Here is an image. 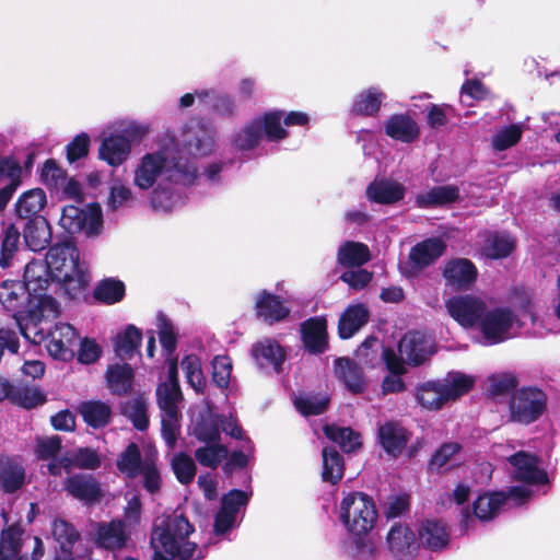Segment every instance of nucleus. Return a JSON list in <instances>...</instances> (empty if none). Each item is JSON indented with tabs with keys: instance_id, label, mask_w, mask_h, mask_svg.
<instances>
[{
	"instance_id": "f257e3e1",
	"label": "nucleus",
	"mask_w": 560,
	"mask_h": 560,
	"mask_svg": "<svg viewBox=\"0 0 560 560\" xmlns=\"http://www.w3.org/2000/svg\"><path fill=\"white\" fill-rule=\"evenodd\" d=\"M194 178V168L185 161L183 139L171 147L145 153L133 171V185L140 190L153 188L151 207L163 212L184 205L183 184Z\"/></svg>"
},
{
	"instance_id": "f03ea898",
	"label": "nucleus",
	"mask_w": 560,
	"mask_h": 560,
	"mask_svg": "<svg viewBox=\"0 0 560 560\" xmlns=\"http://www.w3.org/2000/svg\"><path fill=\"white\" fill-rule=\"evenodd\" d=\"M377 520L375 503L363 492H350L339 505V521L348 536L340 541V551L352 560H371L376 547L370 538Z\"/></svg>"
},
{
	"instance_id": "7ed1b4c3",
	"label": "nucleus",
	"mask_w": 560,
	"mask_h": 560,
	"mask_svg": "<svg viewBox=\"0 0 560 560\" xmlns=\"http://www.w3.org/2000/svg\"><path fill=\"white\" fill-rule=\"evenodd\" d=\"M214 130L208 124L191 120L183 130V150L185 161L192 166L195 178L183 184V190L192 186H205L207 188L215 187L221 184V173L228 163L222 161H213L203 171L199 172L197 163L198 156H206L211 154L215 148Z\"/></svg>"
},
{
	"instance_id": "20e7f679",
	"label": "nucleus",
	"mask_w": 560,
	"mask_h": 560,
	"mask_svg": "<svg viewBox=\"0 0 560 560\" xmlns=\"http://www.w3.org/2000/svg\"><path fill=\"white\" fill-rule=\"evenodd\" d=\"M194 526L179 514L165 517L155 524L151 533L153 560H200L205 556L197 552V545L188 540Z\"/></svg>"
},
{
	"instance_id": "39448f33",
	"label": "nucleus",
	"mask_w": 560,
	"mask_h": 560,
	"mask_svg": "<svg viewBox=\"0 0 560 560\" xmlns=\"http://www.w3.org/2000/svg\"><path fill=\"white\" fill-rule=\"evenodd\" d=\"M45 261L58 283L68 284L72 290H80L88 285V267L85 262L80 261L79 250L74 244L62 242L52 245Z\"/></svg>"
},
{
	"instance_id": "423d86ee",
	"label": "nucleus",
	"mask_w": 560,
	"mask_h": 560,
	"mask_svg": "<svg viewBox=\"0 0 560 560\" xmlns=\"http://www.w3.org/2000/svg\"><path fill=\"white\" fill-rule=\"evenodd\" d=\"M282 110H271L254 118L232 137L235 150L245 152L255 149L262 137L269 141H279L288 136L281 126Z\"/></svg>"
},
{
	"instance_id": "0eeeda50",
	"label": "nucleus",
	"mask_w": 560,
	"mask_h": 560,
	"mask_svg": "<svg viewBox=\"0 0 560 560\" xmlns=\"http://www.w3.org/2000/svg\"><path fill=\"white\" fill-rule=\"evenodd\" d=\"M481 343L493 346L515 337L521 328L518 316L510 307L501 306L485 311L479 322Z\"/></svg>"
},
{
	"instance_id": "6e6552de",
	"label": "nucleus",
	"mask_w": 560,
	"mask_h": 560,
	"mask_svg": "<svg viewBox=\"0 0 560 560\" xmlns=\"http://www.w3.org/2000/svg\"><path fill=\"white\" fill-rule=\"evenodd\" d=\"M547 402L548 396L540 387L522 386L509 399L510 419L521 424H532L546 412Z\"/></svg>"
},
{
	"instance_id": "1a4fd4ad",
	"label": "nucleus",
	"mask_w": 560,
	"mask_h": 560,
	"mask_svg": "<svg viewBox=\"0 0 560 560\" xmlns=\"http://www.w3.org/2000/svg\"><path fill=\"white\" fill-rule=\"evenodd\" d=\"M376 343V339L365 340L358 350V355L364 358V363L373 365V359L380 358L384 361L389 372L382 382V392L384 395L390 393H400L405 390V383L401 375L406 372L405 363L398 358L396 352L390 348H383L378 354L377 350H372V346Z\"/></svg>"
},
{
	"instance_id": "9d476101",
	"label": "nucleus",
	"mask_w": 560,
	"mask_h": 560,
	"mask_svg": "<svg viewBox=\"0 0 560 560\" xmlns=\"http://www.w3.org/2000/svg\"><path fill=\"white\" fill-rule=\"evenodd\" d=\"M532 492L524 486H512L506 492L480 494L474 502V514L480 521L491 520L502 506L512 502L514 505H522L530 497Z\"/></svg>"
},
{
	"instance_id": "9b49d317",
	"label": "nucleus",
	"mask_w": 560,
	"mask_h": 560,
	"mask_svg": "<svg viewBox=\"0 0 560 560\" xmlns=\"http://www.w3.org/2000/svg\"><path fill=\"white\" fill-rule=\"evenodd\" d=\"M248 499V493L238 489H233L223 495L221 508L214 518L213 532L215 537H225L240 525L242 517L238 520V515L242 509L246 506Z\"/></svg>"
},
{
	"instance_id": "f8f14e48",
	"label": "nucleus",
	"mask_w": 560,
	"mask_h": 560,
	"mask_svg": "<svg viewBox=\"0 0 560 560\" xmlns=\"http://www.w3.org/2000/svg\"><path fill=\"white\" fill-rule=\"evenodd\" d=\"M445 306L447 313L463 327L479 325L487 310L486 302L471 294L453 296L446 301Z\"/></svg>"
},
{
	"instance_id": "ddd939ff",
	"label": "nucleus",
	"mask_w": 560,
	"mask_h": 560,
	"mask_svg": "<svg viewBox=\"0 0 560 560\" xmlns=\"http://www.w3.org/2000/svg\"><path fill=\"white\" fill-rule=\"evenodd\" d=\"M512 466V477L514 480L527 485H545L548 482V475L545 469L539 467L537 456L526 452H517L508 458Z\"/></svg>"
},
{
	"instance_id": "4468645a",
	"label": "nucleus",
	"mask_w": 560,
	"mask_h": 560,
	"mask_svg": "<svg viewBox=\"0 0 560 560\" xmlns=\"http://www.w3.org/2000/svg\"><path fill=\"white\" fill-rule=\"evenodd\" d=\"M78 338L75 329L70 324L58 323L47 331L46 348L51 357L67 361L74 355Z\"/></svg>"
},
{
	"instance_id": "2eb2a0df",
	"label": "nucleus",
	"mask_w": 560,
	"mask_h": 560,
	"mask_svg": "<svg viewBox=\"0 0 560 560\" xmlns=\"http://www.w3.org/2000/svg\"><path fill=\"white\" fill-rule=\"evenodd\" d=\"M63 489L72 498L86 505L100 502L103 491L98 480L91 474H72L63 481Z\"/></svg>"
},
{
	"instance_id": "dca6fc26",
	"label": "nucleus",
	"mask_w": 560,
	"mask_h": 560,
	"mask_svg": "<svg viewBox=\"0 0 560 560\" xmlns=\"http://www.w3.org/2000/svg\"><path fill=\"white\" fill-rule=\"evenodd\" d=\"M130 530L122 520H113L97 524L94 541L97 548L118 551L130 541Z\"/></svg>"
},
{
	"instance_id": "f3484780",
	"label": "nucleus",
	"mask_w": 560,
	"mask_h": 560,
	"mask_svg": "<svg viewBox=\"0 0 560 560\" xmlns=\"http://www.w3.org/2000/svg\"><path fill=\"white\" fill-rule=\"evenodd\" d=\"M257 366L266 373H280L285 361V350L273 339L266 338L252 347Z\"/></svg>"
},
{
	"instance_id": "a211bd4d",
	"label": "nucleus",
	"mask_w": 560,
	"mask_h": 560,
	"mask_svg": "<svg viewBox=\"0 0 560 560\" xmlns=\"http://www.w3.org/2000/svg\"><path fill=\"white\" fill-rule=\"evenodd\" d=\"M431 341L420 331L406 334L398 343V358L410 365H420L430 354Z\"/></svg>"
},
{
	"instance_id": "6ab92c4d",
	"label": "nucleus",
	"mask_w": 560,
	"mask_h": 560,
	"mask_svg": "<svg viewBox=\"0 0 560 560\" xmlns=\"http://www.w3.org/2000/svg\"><path fill=\"white\" fill-rule=\"evenodd\" d=\"M443 277L453 289L466 290L476 281L477 268L469 259L455 258L445 264Z\"/></svg>"
},
{
	"instance_id": "aec40b11",
	"label": "nucleus",
	"mask_w": 560,
	"mask_h": 560,
	"mask_svg": "<svg viewBox=\"0 0 560 560\" xmlns=\"http://www.w3.org/2000/svg\"><path fill=\"white\" fill-rule=\"evenodd\" d=\"M377 438L384 451L388 455L397 457L407 447L410 433L398 422L389 421L380 425Z\"/></svg>"
},
{
	"instance_id": "412c9836",
	"label": "nucleus",
	"mask_w": 560,
	"mask_h": 560,
	"mask_svg": "<svg viewBox=\"0 0 560 560\" xmlns=\"http://www.w3.org/2000/svg\"><path fill=\"white\" fill-rule=\"evenodd\" d=\"M336 377L352 394H362L366 389V380L361 366L349 358H338L334 363Z\"/></svg>"
},
{
	"instance_id": "4be33fe9",
	"label": "nucleus",
	"mask_w": 560,
	"mask_h": 560,
	"mask_svg": "<svg viewBox=\"0 0 560 560\" xmlns=\"http://www.w3.org/2000/svg\"><path fill=\"white\" fill-rule=\"evenodd\" d=\"M301 336L304 348L312 354L327 350V324L322 317H313L301 325Z\"/></svg>"
},
{
	"instance_id": "5701e85b",
	"label": "nucleus",
	"mask_w": 560,
	"mask_h": 560,
	"mask_svg": "<svg viewBox=\"0 0 560 560\" xmlns=\"http://www.w3.org/2000/svg\"><path fill=\"white\" fill-rule=\"evenodd\" d=\"M51 281H56L45 260L33 259L24 269L23 283L28 295L37 296L47 291Z\"/></svg>"
},
{
	"instance_id": "b1692460",
	"label": "nucleus",
	"mask_w": 560,
	"mask_h": 560,
	"mask_svg": "<svg viewBox=\"0 0 560 560\" xmlns=\"http://www.w3.org/2000/svg\"><path fill=\"white\" fill-rule=\"evenodd\" d=\"M130 152V140L120 133H112L105 137L98 149L100 158L114 167L124 164Z\"/></svg>"
},
{
	"instance_id": "393cba45",
	"label": "nucleus",
	"mask_w": 560,
	"mask_h": 560,
	"mask_svg": "<svg viewBox=\"0 0 560 560\" xmlns=\"http://www.w3.org/2000/svg\"><path fill=\"white\" fill-rule=\"evenodd\" d=\"M221 417L210 405L200 411L192 423L191 434L200 442L214 443L221 440L219 430Z\"/></svg>"
},
{
	"instance_id": "a878e982",
	"label": "nucleus",
	"mask_w": 560,
	"mask_h": 560,
	"mask_svg": "<svg viewBox=\"0 0 560 560\" xmlns=\"http://www.w3.org/2000/svg\"><path fill=\"white\" fill-rule=\"evenodd\" d=\"M445 249L446 245L442 238H427L411 248L409 259L415 269L421 270L440 258Z\"/></svg>"
},
{
	"instance_id": "bb28decb",
	"label": "nucleus",
	"mask_w": 560,
	"mask_h": 560,
	"mask_svg": "<svg viewBox=\"0 0 560 560\" xmlns=\"http://www.w3.org/2000/svg\"><path fill=\"white\" fill-rule=\"evenodd\" d=\"M387 545L394 557L412 556L419 548L415 533L406 525L395 524L387 534Z\"/></svg>"
},
{
	"instance_id": "cd10ccee",
	"label": "nucleus",
	"mask_w": 560,
	"mask_h": 560,
	"mask_svg": "<svg viewBox=\"0 0 560 560\" xmlns=\"http://www.w3.org/2000/svg\"><path fill=\"white\" fill-rule=\"evenodd\" d=\"M25 482V469L19 458L0 456V488L7 493H14Z\"/></svg>"
},
{
	"instance_id": "c85d7f7f",
	"label": "nucleus",
	"mask_w": 560,
	"mask_h": 560,
	"mask_svg": "<svg viewBox=\"0 0 560 560\" xmlns=\"http://www.w3.org/2000/svg\"><path fill=\"white\" fill-rule=\"evenodd\" d=\"M405 187L392 179H375L366 188V197L369 200L382 203L392 205L401 200L405 196Z\"/></svg>"
},
{
	"instance_id": "c756f323",
	"label": "nucleus",
	"mask_w": 560,
	"mask_h": 560,
	"mask_svg": "<svg viewBox=\"0 0 560 560\" xmlns=\"http://www.w3.org/2000/svg\"><path fill=\"white\" fill-rule=\"evenodd\" d=\"M24 243L28 249L39 252L45 249L51 241V231L44 217L28 220L23 230Z\"/></svg>"
},
{
	"instance_id": "7c9ffc66",
	"label": "nucleus",
	"mask_w": 560,
	"mask_h": 560,
	"mask_svg": "<svg viewBox=\"0 0 560 560\" xmlns=\"http://www.w3.org/2000/svg\"><path fill=\"white\" fill-rule=\"evenodd\" d=\"M384 127L388 137L401 142H412L419 136V127L409 115H392L385 121Z\"/></svg>"
},
{
	"instance_id": "2f4dec72",
	"label": "nucleus",
	"mask_w": 560,
	"mask_h": 560,
	"mask_svg": "<svg viewBox=\"0 0 560 560\" xmlns=\"http://www.w3.org/2000/svg\"><path fill=\"white\" fill-rule=\"evenodd\" d=\"M256 311L257 316L270 325L283 320L290 312L279 296L266 291L261 292L257 298Z\"/></svg>"
},
{
	"instance_id": "473e14b6",
	"label": "nucleus",
	"mask_w": 560,
	"mask_h": 560,
	"mask_svg": "<svg viewBox=\"0 0 560 560\" xmlns=\"http://www.w3.org/2000/svg\"><path fill=\"white\" fill-rule=\"evenodd\" d=\"M21 247L20 230L13 224H2L0 232V267L12 266V261Z\"/></svg>"
},
{
	"instance_id": "72a5a7b5",
	"label": "nucleus",
	"mask_w": 560,
	"mask_h": 560,
	"mask_svg": "<svg viewBox=\"0 0 560 560\" xmlns=\"http://www.w3.org/2000/svg\"><path fill=\"white\" fill-rule=\"evenodd\" d=\"M47 203L46 194L40 188L23 192L15 203V213L21 219L42 217L39 213Z\"/></svg>"
},
{
	"instance_id": "f704fd0d",
	"label": "nucleus",
	"mask_w": 560,
	"mask_h": 560,
	"mask_svg": "<svg viewBox=\"0 0 560 560\" xmlns=\"http://www.w3.org/2000/svg\"><path fill=\"white\" fill-rule=\"evenodd\" d=\"M369 319V310L363 304L349 306L339 319V336L351 338Z\"/></svg>"
},
{
	"instance_id": "c9c22d12",
	"label": "nucleus",
	"mask_w": 560,
	"mask_h": 560,
	"mask_svg": "<svg viewBox=\"0 0 560 560\" xmlns=\"http://www.w3.org/2000/svg\"><path fill=\"white\" fill-rule=\"evenodd\" d=\"M419 535L422 542L432 551L442 550L450 541V532L446 525L435 520L427 521Z\"/></svg>"
},
{
	"instance_id": "e433bc0d",
	"label": "nucleus",
	"mask_w": 560,
	"mask_h": 560,
	"mask_svg": "<svg viewBox=\"0 0 560 560\" xmlns=\"http://www.w3.org/2000/svg\"><path fill=\"white\" fill-rule=\"evenodd\" d=\"M459 189L454 185L436 186L417 196V203L422 208L446 206L457 201Z\"/></svg>"
},
{
	"instance_id": "4c0bfd02",
	"label": "nucleus",
	"mask_w": 560,
	"mask_h": 560,
	"mask_svg": "<svg viewBox=\"0 0 560 560\" xmlns=\"http://www.w3.org/2000/svg\"><path fill=\"white\" fill-rule=\"evenodd\" d=\"M515 248V240L506 233L489 234L482 245V254L490 259L508 257Z\"/></svg>"
},
{
	"instance_id": "58836bf2",
	"label": "nucleus",
	"mask_w": 560,
	"mask_h": 560,
	"mask_svg": "<svg viewBox=\"0 0 560 560\" xmlns=\"http://www.w3.org/2000/svg\"><path fill=\"white\" fill-rule=\"evenodd\" d=\"M79 412L88 425L100 429L109 422L112 408L103 401L90 400L79 406Z\"/></svg>"
},
{
	"instance_id": "ea45409f",
	"label": "nucleus",
	"mask_w": 560,
	"mask_h": 560,
	"mask_svg": "<svg viewBox=\"0 0 560 560\" xmlns=\"http://www.w3.org/2000/svg\"><path fill=\"white\" fill-rule=\"evenodd\" d=\"M106 378L114 394L124 395L132 387L133 370L128 363L114 364L108 368Z\"/></svg>"
},
{
	"instance_id": "a19ab883",
	"label": "nucleus",
	"mask_w": 560,
	"mask_h": 560,
	"mask_svg": "<svg viewBox=\"0 0 560 560\" xmlns=\"http://www.w3.org/2000/svg\"><path fill=\"white\" fill-rule=\"evenodd\" d=\"M385 94L377 88H370L354 98L352 113L359 116H374L381 108Z\"/></svg>"
},
{
	"instance_id": "79ce46f5",
	"label": "nucleus",
	"mask_w": 560,
	"mask_h": 560,
	"mask_svg": "<svg viewBox=\"0 0 560 560\" xmlns=\"http://www.w3.org/2000/svg\"><path fill=\"white\" fill-rule=\"evenodd\" d=\"M23 530L18 526H10L1 534L0 539V560H26L20 557L22 548Z\"/></svg>"
},
{
	"instance_id": "37998d69",
	"label": "nucleus",
	"mask_w": 560,
	"mask_h": 560,
	"mask_svg": "<svg viewBox=\"0 0 560 560\" xmlns=\"http://www.w3.org/2000/svg\"><path fill=\"white\" fill-rule=\"evenodd\" d=\"M142 334L133 325H129L126 329L116 337L115 352L121 360L131 359L139 349L141 343Z\"/></svg>"
},
{
	"instance_id": "c03bdc74",
	"label": "nucleus",
	"mask_w": 560,
	"mask_h": 560,
	"mask_svg": "<svg viewBox=\"0 0 560 560\" xmlns=\"http://www.w3.org/2000/svg\"><path fill=\"white\" fill-rule=\"evenodd\" d=\"M143 462L139 446L131 442L117 458V468L128 478H136L141 474Z\"/></svg>"
},
{
	"instance_id": "a18cd8bd",
	"label": "nucleus",
	"mask_w": 560,
	"mask_h": 560,
	"mask_svg": "<svg viewBox=\"0 0 560 560\" xmlns=\"http://www.w3.org/2000/svg\"><path fill=\"white\" fill-rule=\"evenodd\" d=\"M369 260V247L362 243L346 242L338 249V262L345 267H360Z\"/></svg>"
},
{
	"instance_id": "49530a36",
	"label": "nucleus",
	"mask_w": 560,
	"mask_h": 560,
	"mask_svg": "<svg viewBox=\"0 0 560 560\" xmlns=\"http://www.w3.org/2000/svg\"><path fill=\"white\" fill-rule=\"evenodd\" d=\"M183 394L179 384L161 383L156 387V401L161 413L179 412Z\"/></svg>"
},
{
	"instance_id": "de8ad7c7",
	"label": "nucleus",
	"mask_w": 560,
	"mask_h": 560,
	"mask_svg": "<svg viewBox=\"0 0 560 560\" xmlns=\"http://www.w3.org/2000/svg\"><path fill=\"white\" fill-rule=\"evenodd\" d=\"M417 399L424 408L438 410L448 400L444 392L441 381L428 382L421 385L417 392Z\"/></svg>"
},
{
	"instance_id": "09e8293b",
	"label": "nucleus",
	"mask_w": 560,
	"mask_h": 560,
	"mask_svg": "<svg viewBox=\"0 0 560 560\" xmlns=\"http://www.w3.org/2000/svg\"><path fill=\"white\" fill-rule=\"evenodd\" d=\"M323 481L336 485L343 476V458L334 447H324Z\"/></svg>"
},
{
	"instance_id": "8fccbe9b",
	"label": "nucleus",
	"mask_w": 560,
	"mask_h": 560,
	"mask_svg": "<svg viewBox=\"0 0 560 560\" xmlns=\"http://www.w3.org/2000/svg\"><path fill=\"white\" fill-rule=\"evenodd\" d=\"M324 432L329 440L337 443L346 453L353 452L361 446L359 433L351 428L325 425Z\"/></svg>"
},
{
	"instance_id": "3c124183",
	"label": "nucleus",
	"mask_w": 560,
	"mask_h": 560,
	"mask_svg": "<svg viewBox=\"0 0 560 560\" xmlns=\"http://www.w3.org/2000/svg\"><path fill=\"white\" fill-rule=\"evenodd\" d=\"M229 450L219 442L206 443V446L195 451L196 460L205 467L215 469L228 457Z\"/></svg>"
},
{
	"instance_id": "603ef678",
	"label": "nucleus",
	"mask_w": 560,
	"mask_h": 560,
	"mask_svg": "<svg viewBox=\"0 0 560 560\" xmlns=\"http://www.w3.org/2000/svg\"><path fill=\"white\" fill-rule=\"evenodd\" d=\"M7 398L13 404L27 409L42 405L45 401V397L38 389L25 385L10 384V393Z\"/></svg>"
},
{
	"instance_id": "864d4df0",
	"label": "nucleus",
	"mask_w": 560,
	"mask_h": 560,
	"mask_svg": "<svg viewBox=\"0 0 560 560\" xmlns=\"http://www.w3.org/2000/svg\"><path fill=\"white\" fill-rule=\"evenodd\" d=\"M441 385L448 400H456L470 390L474 380L460 372H450Z\"/></svg>"
},
{
	"instance_id": "5fc2aeb1",
	"label": "nucleus",
	"mask_w": 560,
	"mask_h": 560,
	"mask_svg": "<svg viewBox=\"0 0 560 560\" xmlns=\"http://www.w3.org/2000/svg\"><path fill=\"white\" fill-rule=\"evenodd\" d=\"M488 383L487 392L495 400L505 396L511 397L518 384L516 377L510 373L491 375Z\"/></svg>"
},
{
	"instance_id": "6e6d98bb",
	"label": "nucleus",
	"mask_w": 560,
	"mask_h": 560,
	"mask_svg": "<svg viewBox=\"0 0 560 560\" xmlns=\"http://www.w3.org/2000/svg\"><path fill=\"white\" fill-rule=\"evenodd\" d=\"M52 536L60 545L62 555H71V549L80 537L78 530L70 523L60 518L52 522Z\"/></svg>"
},
{
	"instance_id": "4d7b16f0",
	"label": "nucleus",
	"mask_w": 560,
	"mask_h": 560,
	"mask_svg": "<svg viewBox=\"0 0 560 560\" xmlns=\"http://www.w3.org/2000/svg\"><path fill=\"white\" fill-rule=\"evenodd\" d=\"M94 296L106 304L117 303L125 296V284L114 278L104 279L95 288Z\"/></svg>"
},
{
	"instance_id": "13d9d810",
	"label": "nucleus",
	"mask_w": 560,
	"mask_h": 560,
	"mask_svg": "<svg viewBox=\"0 0 560 560\" xmlns=\"http://www.w3.org/2000/svg\"><path fill=\"white\" fill-rule=\"evenodd\" d=\"M172 469L182 485L190 483L196 476V464L186 453H177L171 460Z\"/></svg>"
},
{
	"instance_id": "bf43d9fd",
	"label": "nucleus",
	"mask_w": 560,
	"mask_h": 560,
	"mask_svg": "<svg viewBox=\"0 0 560 560\" xmlns=\"http://www.w3.org/2000/svg\"><path fill=\"white\" fill-rule=\"evenodd\" d=\"M523 129L520 125H509L495 131L492 136L494 151H505L515 145L522 138Z\"/></svg>"
},
{
	"instance_id": "052dcab7",
	"label": "nucleus",
	"mask_w": 560,
	"mask_h": 560,
	"mask_svg": "<svg viewBox=\"0 0 560 560\" xmlns=\"http://www.w3.org/2000/svg\"><path fill=\"white\" fill-rule=\"evenodd\" d=\"M294 406L303 416H317L327 409L328 398L312 394L301 395L295 397Z\"/></svg>"
},
{
	"instance_id": "680f3d73",
	"label": "nucleus",
	"mask_w": 560,
	"mask_h": 560,
	"mask_svg": "<svg viewBox=\"0 0 560 560\" xmlns=\"http://www.w3.org/2000/svg\"><path fill=\"white\" fill-rule=\"evenodd\" d=\"M125 415L131 420L133 427L144 431L149 425L148 406L141 398L128 401L124 408Z\"/></svg>"
},
{
	"instance_id": "e2e57ef3",
	"label": "nucleus",
	"mask_w": 560,
	"mask_h": 560,
	"mask_svg": "<svg viewBox=\"0 0 560 560\" xmlns=\"http://www.w3.org/2000/svg\"><path fill=\"white\" fill-rule=\"evenodd\" d=\"M69 458L71 466L80 469L94 470L102 464L100 454L90 447L78 448Z\"/></svg>"
},
{
	"instance_id": "0e129e2a",
	"label": "nucleus",
	"mask_w": 560,
	"mask_h": 560,
	"mask_svg": "<svg viewBox=\"0 0 560 560\" xmlns=\"http://www.w3.org/2000/svg\"><path fill=\"white\" fill-rule=\"evenodd\" d=\"M212 366V382L221 389L229 387L232 362L225 355H215L211 362Z\"/></svg>"
},
{
	"instance_id": "69168bd1",
	"label": "nucleus",
	"mask_w": 560,
	"mask_h": 560,
	"mask_svg": "<svg viewBox=\"0 0 560 560\" xmlns=\"http://www.w3.org/2000/svg\"><path fill=\"white\" fill-rule=\"evenodd\" d=\"M462 446L456 442L444 443L431 457L429 467L439 471L444 466L453 465V458L460 451Z\"/></svg>"
},
{
	"instance_id": "338daca9",
	"label": "nucleus",
	"mask_w": 560,
	"mask_h": 560,
	"mask_svg": "<svg viewBox=\"0 0 560 560\" xmlns=\"http://www.w3.org/2000/svg\"><path fill=\"white\" fill-rule=\"evenodd\" d=\"M66 173L60 168L55 160H47L42 168V182L51 189H59L66 184Z\"/></svg>"
},
{
	"instance_id": "774afa93",
	"label": "nucleus",
	"mask_w": 560,
	"mask_h": 560,
	"mask_svg": "<svg viewBox=\"0 0 560 560\" xmlns=\"http://www.w3.org/2000/svg\"><path fill=\"white\" fill-rule=\"evenodd\" d=\"M61 225L71 234L78 233L85 228V210L74 206L65 207L60 219Z\"/></svg>"
}]
</instances>
